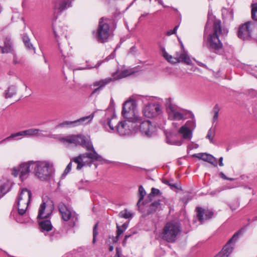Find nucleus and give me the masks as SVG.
I'll return each instance as SVG.
<instances>
[{
  "mask_svg": "<svg viewBox=\"0 0 257 257\" xmlns=\"http://www.w3.org/2000/svg\"><path fill=\"white\" fill-rule=\"evenodd\" d=\"M136 108V101L130 99L124 103L122 110L126 120L118 121L116 115L113 113L110 117L102 120V124L109 133H116L121 136H130L136 131L138 123L141 121Z\"/></svg>",
  "mask_w": 257,
  "mask_h": 257,
  "instance_id": "1",
  "label": "nucleus"
},
{
  "mask_svg": "<svg viewBox=\"0 0 257 257\" xmlns=\"http://www.w3.org/2000/svg\"><path fill=\"white\" fill-rule=\"evenodd\" d=\"M57 139L66 147L70 148L78 145L85 148L89 152L80 154L71 159L77 164L76 169L80 170L82 167L90 166L94 161H102L103 158L95 151L92 142L88 138L80 135H70L66 136H60Z\"/></svg>",
  "mask_w": 257,
  "mask_h": 257,
  "instance_id": "2",
  "label": "nucleus"
},
{
  "mask_svg": "<svg viewBox=\"0 0 257 257\" xmlns=\"http://www.w3.org/2000/svg\"><path fill=\"white\" fill-rule=\"evenodd\" d=\"M209 24L207 23L204 30V39L207 48L215 53H220L222 51L223 44L220 37L223 34H226L227 30L222 29L221 22L215 20L214 22L212 30L209 32Z\"/></svg>",
  "mask_w": 257,
  "mask_h": 257,
  "instance_id": "3",
  "label": "nucleus"
},
{
  "mask_svg": "<svg viewBox=\"0 0 257 257\" xmlns=\"http://www.w3.org/2000/svg\"><path fill=\"white\" fill-rule=\"evenodd\" d=\"M32 168L35 176L41 181H49L54 173L53 164L49 161H33Z\"/></svg>",
  "mask_w": 257,
  "mask_h": 257,
  "instance_id": "4",
  "label": "nucleus"
},
{
  "mask_svg": "<svg viewBox=\"0 0 257 257\" xmlns=\"http://www.w3.org/2000/svg\"><path fill=\"white\" fill-rule=\"evenodd\" d=\"M108 22V19L101 18L99 21L97 29L93 31V37L98 42H106L111 37V31Z\"/></svg>",
  "mask_w": 257,
  "mask_h": 257,
  "instance_id": "5",
  "label": "nucleus"
},
{
  "mask_svg": "<svg viewBox=\"0 0 257 257\" xmlns=\"http://www.w3.org/2000/svg\"><path fill=\"white\" fill-rule=\"evenodd\" d=\"M165 103L169 119L181 120L186 118L185 111L175 104L172 98H166Z\"/></svg>",
  "mask_w": 257,
  "mask_h": 257,
  "instance_id": "6",
  "label": "nucleus"
},
{
  "mask_svg": "<svg viewBox=\"0 0 257 257\" xmlns=\"http://www.w3.org/2000/svg\"><path fill=\"white\" fill-rule=\"evenodd\" d=\"M180 231V227L177 223L169 222L164 228L162 237L168 242H174Z\"/></svg>",
  "mask_w": 257,
  "mask_h": 257,
  "instance_id": "7",
  "label": "nucleus"
},
{
  "mask_svg": "<svg viewBox=\"0 0 257 257\" xmlns=\"http://www.w3.org/2000/svg\"><path fill=\"white\" fill-rule=\"evenodd\" d=\"M94 113L90 115L81 117L74 121L65 120L59 123L56 128H71L74 127L81 125H84L89 123L91 121L93 117Z\"/></svg>",
  "mask_w": 257,
  "mask_h": 257,
  "instance_id": "8",
  "label": "nucleus"
},
{
  "mask_svg": "<svg viewBox=\"0 0 257 257\" xmlns=\"http://www.w3.org/2000/svg\"><path fill=\"white\" fill-rule=\"evenodd\" d=\"M32 194L27 189H23L19 196V202H17V209L20 214L25 213L28 203L30 201Z\"/></svg>",
  "mask_w": 257,
  "mask_h": 257,
  "instance_id": "9",
  "label": "nucleus"
},
{
  "mask_svg": "<svg viewBox=\"0 0 257 257\" xmlns=\"http://www.w3.org/2000/svg\"><path fill=\"white\" fill-rule=\"evenodd\" d=\"M58 207L63 220L66 221L70 220V225L74 226L77 220V216L75 213L72 212L71 209L63 203H59Z\"/></svg>",
  "mask_w": 257,
  "mask_h": 257,
  "instance_id": "10",
  "label": "nucleus"
},
{
  "mask_svg": "<svg viewBox=\"0 0 257 257\" xmlns=\"http://www.w3.org/2000/svg\"><path fill=\"white\" fill-rule=\"evenodd\" d=\"M254 28V24L251 22H247L241 25L238 28V37L242 40L249 39Z\"/></svg>",
  "mask_w": 257,
  "mask_h": 257,
  "instance_id": "11",
  "label": "nucleus"
},
{
  "mask_svg": "<svg viewBox=\"0 0 257 257\" xmlns=\"http://www.w3.org/2000/svg\"><path fill=\"white\" fill-rule=\"evenodd\" d=\"M141 121H142V120ZM140 132L143 135L150 138L156 135L157 128L156 125L152 124L150 121L146 120L140 122Z\"/></svg>",
  "mask_w": 257,
  "mask_h": 257,
  "instance_id": "12",
  "label": "nucleus"
},
{
  "mask_svg": "<svg viewBox=\"0 0 257 257\" xmlns=\"http://www.w3.org/2000/svg\"><path fill=\"white\" fill-rule=\"evenodd\" d=\"M161 111V106L158 103H150L143 110L144 115L148 118L155 117L160 114Z\"/></svg>",
  "mask_w": 257,
  "mask_h": 257,
  "instance_id": "13",
  "label": "nucleus"
},
{
  "mask_svg": "<svg viewBox=\"0 0 257 257\" xmlns=\"http://www.w3.org/2000/svg\"><path fill=\"white\" fill-rule=\"evenodd\" d=\"M241 232V230H239L235 232L232 237L228 240V242L224 245L220 252L222 253L224 255H226L227 257H228L234 248V243L238 239Z\"/></svg>",
  "mask_w": 257,
  "mask_h": 257,
  "instance_id": "14",
  "label": "nucleus"
},
{
  "mask_svg": "<svg viewBox=\"0 0 257 257\" xmlns=\"http://www.w3.org/2000/svg\"><path fill=\"white\" fill-rule=\"evenodd\" d=\"M31 162H33V161L23 163L20 165L19 169L17 170V175L19 174L20 179L22 181L28 178L30 172V167H32Z\"/></svg>",
  "mask_w": 257,
  "mask_h": 257,
  "instance_id": "15",
  "label": "nucleus"
},
{
  "mask_svg": "<svg viewBox=\"0 0 257 257\" xmlns=\"http://www.w3.org/2000/svg\"><path fill=\"white\" fill-rule=\"evenodd\" d=\"M135 72L134 68H122L112 74V77L114 80L125 78Z\"/></svg>",
  "mask_w": 257,
  "mask_h": 257,
  "instance_id": "16",
  "label": "nucleus"
},
{
  "mask_svg": "<svg viewBox=\"0 0 257 257\" xmlns=\"http://www.w3.org/2000/svg\"><path fill=\"white\" fill-rule=\"evenodd\" d=\"M197 217L198 220L203 223L204 220L211 218L213 213L208 210H205L201 207H197Z\"/></svg>",
  "mask_w": 257,
  "mask_h": 257,
  "instance_id": "17",
  "label": "nucleus"
},
{
  "mask_svg": "<svg viewBox=\"0 0 257 257\" xmlns=\"http://www.w3.org/2000/svg\"><path fill=\"white\" fill-rule=\"evenodd\" d=\"M193 157L197 158L200 160H202L203 161L207 162L215 167L217 165V162L216 158L210 154L201 153L194 154Z\"/></svg>",
  "mask_w": 257,
  "mask_h": 257,
  "instance_id": "18",
  "label": "nucleus"
},
{
  "mask_svg": "<svg viewBox=\"0 0 257 257\" xmlns=\"http://www.w3.org/2000/svg\"><path fill=\"white\" fill-rule=\"evenodd\" d=\"M46 208V203L43 202L40 206L39 209V213L38 215L37 218L38 219H42L48 217L52 212L53 209V205L50 206V209L47 208L46 209V211L45 212V210Z\"/></svg>",
  "mask_w": 257,
  "mask_h": 257,
  "instance_id": "19",
  "label": "nucleus"
},
{
  "mask_svg": "<svg viewBox=\"0 0 257 257\" xmlns=\"http://www.w3.org/2000/svg\"><path fill=\"white\" fill-rule=\"evenodd\" d=\"M54 4L55 10H57L60 12H62L71 6L69 0H54Z\"/></svg>",
  "mask_w": 257,
  "mask_h": 257,
  "instance_id": "20",
  "label": "nucleus"
},
{
  "mask_svg": "<svg viewBox=\"0 0 257 257\" xmlns=\"http://www.w3.org/2000/svg\"><path fill=\"white\" fill-rule=\"evenodd\" d=\"M53 31L55 39L58 42V38L65 34V29L61 23L55 22L53 25Z\"/></svg>",
  "mask_w": 257,
  "mask_h": 257,
  "instance_id": "21",
  "label": "nucleus"
},
{
  "mask_svg": "<svg viewBox=\"0 0 257 257\" xmlns=\"http://www.w3.org/2000/svg\"><path fill=\"white\" fill-rule=\"evenodd\" d=\"M114 81L112 77H108L104 79L100 80L95 82L93 85V86H97L98 87L94 89L92 92V94L96 93L97 91H99L101 88L105 86L106 84L109 83L111 81Z\"/></svg>",
  "mask_w": 257,
  "mask_h": 257,
  "instance_id": "22",
  "label": "nucleus"
},
{
  "mask_svg": "<svg viewBox=\"0 0 257 257\" xmlns=\"http://www.w3.org/2000/svg\"><path fill=\"white\" fill-rule=\"evenodd\" d=\"M176 63L180 62L185 63L188 65L191 64L192 61L187 53L183 51L180 54L176 53Z\"/></svg>",
  "mask_w": 257,
  "mask_h": 257,
  "instance_id": "23",
  "label": "nucleus"
},
{
  "mask_svg": "<svg viewBox=\"0 0 257 257\" xmlns=\"http://www.w3.org/2000/svg\"><path fill=\"white\" fill-rule=\"evenodd\" d=\"M178 133L182 135L184 140L190 141L192 138V132L185 125L180 128Z\"/></svg>",
  "mask_w": 257,
  "mask_h": 257,
  "instance_id": "24",
  "label": "nucleus"
},
{
  "mask_svg": "<svg viewBox=\"0 0 257 257\" xmlns=\"http://www.w3.org/2000/svg\"><path fill=\"white\" fill-rule=\"evenodd\" d=\"M22 39L27 50L32 52L33 54H35L36 49L31 43L28 35L26 34H23L22 36Z\"/></svg>",
  "mask_w": 257,
  "mask_h": 257,
  "instance_id": "25",
  "label": "nucleus"
},
{
  "mask_svg": "<svg viewBox=\"0 0 257 257\" xmlns=\"http://www.w3.org/2000/svg\"><path fill=\"white\" fill-rule=\"evenodd\" d=\"M39 224L41 232H48L52 229L51 222L49 220H42L40 221Z\"/></svg>",
  "mask_w": 257,
  "mask_h": 257,
  "instance_id": "26",
  "label": "nucleus"
},
{
  "mask_svg": "<svg viewBox=\"0 0 257 257\" xmlns=\"http://www.w3.org/2000/svg\"><path fill=\"white\" fill-rule=\"evenodd\" d=\"M2 53H8L12 50V43L11 40L6 38L4 40V46H0Z\"/></svg>",
  "mask_w": 257,
  "mask_h": 257,
  "instance_id": "27",
  "label": "nucleus"
},
{
  "mask_svg": "<svg viewBox=\"0 0 257 257\" xmlns=\"http://www.w3.org/2000/svg\"><path fill=\"white\" fill-rule=\"evenodd\" d=\"M29 132H30V136L31 137H46V135L44 134V133L46 132L44 131L37 129V128H30Z\"/></svg>",
  "mask_w": 257,
  "mask_h": 257,
  "instance_id": "28",
  "label": "nucleus"
},
{
  "mask_svg": "<svg viewBox=\"0 0 257 257\" xmlns=\"http://www.w3.org/2000/svg\"><path fill=\"white\" fill-rule=\"evenodd\" d=\"M160 50L162 52L163 56L167 60L168 62L172 63H176V59L175 57H172L169 55L165 50L164 47H161Z\"/></svg>",
  "mask_w": 257,
  "mask_h": 257,
  "instance_id": "29",
  "label": "nucleus"
},
{
  "mask_svg": "<svg viewBox=\"0 0 257 257\" xmlns=\"http://www.w3.org/2000/svg\"><path fill=\"white\" fill-rule=\"evenodd\" d=\"M13 184L11 180H8L1 185L0 189L6 194L10 190Z\"/></svg>",
  "mask_w": 257,
  "mask_h": 257,
  "instance_id": "30",
  "label": "nucleus"
},
{
  "mask_svg": "<svg viewBox=\"0 0 257 257\" xmlns=\"http://www.w3.org/2000/svg\"><path fill=\"white\" fill-rule=\"evenodd\" d=\"M166 142L170 145H174L176 146H181L183 143L182 140L175 141L174 137L170 134L166 136Z\"/></svg>",
  "mask_w": 257,
  "mask_h": 257,
  "instance_id": "31",
  "label": "nucleus"
},
{
  "mask_svg": "<svg viewBox=\"0 0 257 257\" xmlns=\"http://www.w3.org/2000/svg\"><path fill=\"white\" fill-rule=\"evenodd\" d=\"M222 15L224 19H228L230 20L233 19V15L232 10L223 9L222 10Z\"/></svg>",
  "mask_w": 257,
  "mask_h": 257,
  "instance_id": "32",
  "label": "nucleus"
},
{
  "mask_svg": "<svg viewBox=\"0 0 257 257\" xmlns=\"http://www.w3.org/2000/svg\"><path fill=\"white\" fill-rule=\"evenodd\" d=\"M128 223H124L121 226L116 224V233L120 235L127 228Z\"/></svg>",
  "mask_w": 257,
  "mask_h": 257,
  "instance_id": "33",
  "label": "nucleus"
},
{
  "mask_svg": "<svg viewBox=\"0 0 257 257\" xmlns=\"http://www.w3.org/2000/svg\"><path fill=\"white\" fill-rule=\"evenodd\" d=\"M118 216L121 218L128 219L133 217V214L127 209H124L119 213Z\"/></svg>",
  "mask_w": 257,
  "mask_h": 257,
  "instance_id": "34",
  "label": "nucleus"
},
{
  "mask_svg": "<svg viewBox=\"0 0 257 257\" xmlns=\"http://www.w3.org/2000/svg\"><path fill=\"white\" fill-rule=\"evenodd\" d=\"M15 94V87L14 86H10L8 90L6 91V98H11Z\"/></svg>",
  "mask_w": 257,
  "mask_h": 257,
  "instance_id": "35",
  "label": "nucleus"
},
{
  "mask_svg": "<svg viewBox=\"0 0 257 257\" xmlns=\"http://www.w3.org/2000/svg\"><path fill=\"white\" fill-rule=\"evenodd\" d=\"M24 137H30L29 129L17 132V139H21Z\"/></svg>",
  "mask_w": 257,
  "mask_h": 257,
  "instance_id": "36",
  "label": "nucleus"
},
{
  "mask_svg": "<svg viewBox=\"0 0 257 257\" xmlns=\"http://www.w3.org/2000/svg\"><path fill=\"white\" fill-rule=\"evenodd\" d=\"M215 130L214 128L211 127L207 133V135L206 136V138L210 140V142L211 143L213 142V138L215 136Z\"/></svg>",
  "mask_w": 257,
  "mask_h": 257,
  "instance_id": "37",
  "label": "nucleus"
},
{
  "mask_svg": "<svg viewBox=\"0 0 257 257\" xmlns=\"http://www.w3.org/2000/svg\"><path fill=\"white\" fill-rule=\"evenodd\" d=\"M139 200L138 202V205L141 202L142 200H143L144 197L146 194V191L142 186L139 187Z\"/></svg>",
  "mask_w": 257,
  "mask_h": 257,
  "instance_id": "38",
  "label": "nucleus"
},
{
  "mask_svg": "<svg viewBox=\"0 0 257 257\" xmlns=\"http://www.w3.org/2000/svg\"><path fill=\"white\" fill-rule=\"evenodd\" d=\"M252 10H251V17L252 18L257 21V3L253 4L251 5Z\"/></svg>",
  "mask_w": 257,
  "mask_h": 257,
  "instance_id": "39",
  "label": "nucleus"
},
{
  "mask_svg": "<svg viewBox=\"0 0 257 257\" xmlns=\"http://www.w3.org/2000/svg\"><path fill=\"white\" fill-rule=\"evenodd\" d=\"M184 125L189 128L191 132H193L196 127L195 122L193 120L187 121Z\"/></svg>",
  "mask_w": 257,
  "mask_h": 257,
  "instance_id": "40",
  "label": "nucleus"
},
{
  "mask_svg": "<svg viewBox=\"0 0 257 257\" xmlns=\"http://www.w3.org/2000/svg\"><path fill=\"white\" fill-rule=\"evenodd\" d=\"M164 183L167 184L168 185H169V186H170V187L173 189H180V187H179L177 185V184L176 183H173V181H171V180H165L164 182Z\"/></svg>",
  "mask_w": 257,
  "mask_h": 257,
  "instance_id": "41",
  "label": "nucleus"
},
{
  "mask_svg": "<svg viewBox=\"0 0 257 257\" xmlns=\"http://www.w3.org/2000/svg\"><path fill=\"white\" fill-rule=\"evenodd\" d=\"M72 162V161L71 160V162L67 166L66 169H65V170L64 171V173L62 175V177H65L66 175H67L69 173L70 170H71Z\"/></svg>",
  "mask_w": 257,
  "mask_h": 257,
  "instance_id": "42",
  "label": "nucleus"
},
{
  "mask_svg": "<svg viewBox=\"0 0 257 257\" xmlns=\"http://www.w3.org/2000/svg\"><path fill=\"white\" fill-rule=\"evenodd\" d=\"M160 204V203L159 201H155L153 202L150 207V211H155Z\"/></svg>",
  "mask_w": 257,
  "mask_h": 257,
  "instance_id": "43",
  "label": "nucleus"
},
{
  "mask_svg": "<svg viewBox=\"0 0 257 257\" xmlns=\"http://www.w3.org/2000/svg\"><path fill=\"white\" fill-rule=\"evenodd\" d=\"M86 66L85 67L80 68L78 69L79 70L89 69H91L92 68L99 67L101 65V62H98V63H97V64L96 65L92 66H90L89 64H88V61H87L86 62Z\"/></svg>",
  "mask_w": 257,
  "mask_h": 257,
  "instance_id": "44",
  "label": "nucleus"
},
{
  "mask_svg": "<svg viewBox=\"0 0 257 257\" xmlns=\"http://www.w3.org/2000/svg\"><path fill=\"white\" fill-rule=\"evenodd\" d=\"M97 227V223L95 224L94 227H93V240L92 242L93 243H94L96 241V236H97L98 233L96 231V228Z\"/></svg>",
  "mask_w": 257,
  "mask_h": 257,
  "instance_id": "45",
  "label": "nucleus"
},
{
  "mask_svg": "<svg viewBox=\"0 0 257 257\" xmlns=\"http://www.w3.org/2000/svg\"><path fill=\"white\" fill-rule=\"evenodd\" d=\"M150 195H153L154 196H160L161 195V192L159 189L152 188Z\"/></svg>",
  "mask_w": 257,
  "mask_h": 257,
  "instance_id": "46",
  "label": "nucleus"
},
{
  "mask_svg": "<svg viewBox=\"0 0 257 257\" xmlns=\"http://www.w3.org/2000/svg\"><path fill=\"white\" fill-rule=\"evenodd\" d=\"M178 27H179V26H175V28H174V29L167 31L166 33V35L167 36H171V35L175 34L176 32Z\"/></svg>",
  "mask_w": 257,
  "mask_h": 257,
  "instance_id": "47",
  "label": "nucleus"
},
{
  "mask_svg": "<svg viewBox=\"0 0 257 257\" xmlns=\"http://www.w3.org/2000/svg\"><path fill=\"white\" fill-rule=\"evenodd\" d=\"M15 137H16V133H14V134H12L10 137H8L6 138V139H4L3 140H2V141H0V144L3 143L4 142L10 141V140L15 138Z\"/></svg>",
  "mask_w": 257,
  "mask_h": 257,
  "instance_id": "48",
  "label": "nucleus"
},
{
  "mask_svg": "<svg viewBox=\"0 0 257 257\" xmlns=\"http://www.w3.org/2000/svg\"><path fill=\"white\" fill-rule=\"evenodd\" d=\"M60 235L58 233H55L50 235V239L52 240H54L59 238Z\"/></svg>",
  "mask_w": 257,
  "mask_h": 257,
  "instance_id": "49",
  "label": "nucleus"
},
{
  "mask_svg": "<svg viewBox=\"0 0 257 257\" xmlns=\"http://www.w3.org/2000/svg\"><path fill=\"white\" fill-rule=\"evenodd\" d=\"M135 232H133V233L132 234H126L124 236V240L122 242V244L123 245H125V243H126V240L127 239V238H128L129 237H130L133 234H135Z\"/></svg>",
  "mask_w": 257,
  "mask_h": 257,
  "instance_id": "50",
  "label": "nucleus"
},
{
  "mask_svg": "<svg viewBox=\"0 0 257 257\" xmlns=\"http://www.w3.org/2000/svg\"><path fill=\"white\" fill-rule=\"evenodd\" d=\"M220 108L218 104H216L213 109V113H219Z\"/></svg>",
  "mask_w": 257,
  "mask_h": 257,
  "instance_id": "51",
  "label": "nucleus"
},
{
  "mask_svg": "<svg viewBox=\"0 0 257 257\" xmlns=\"http://www.w3.org/2000/svg\"><path fill=\"white\" fill-rule=\"evenodd\" d=\"M16 211L15 210V209L14 208L11 214H10V217L14 219V220L16 219Z\"/></svg>",
  "mask_w": 257,
  "mask_h": 257,
  "instance_id": "52",
  "label": "nucleus"
},
{
  "mask_svg": "<svg viewBox=\"0 0 257 257\" xmlns=\"http://www.w3.org/2000/svg\"><path fill=\"white\" fill-rule=\"evenodd\" d=\"M116 255H115L114 257H120L121 253V249L120 248H116Z\"/></svg>",
  "mask_w": 257,
  "mask_h": 257,
  "instance_id": "53",
  "label": "nucleus"
},
{
  "mask_svg": "<svg viewBox=\"0 0 257 257\" xmlns=\"http://www.w3.org/2000/svg\"><path fill=\"white\" fill-rule=\"evenodd\" d=\"M119 236L120 235H118V234L116 233V236L112 237V241L113 242H116L118 240Z\"/></svg>",
  "mask_w": 257,
  "mask_h": 257,
  "instance_id": "54",
  "label": "nucleus"
},
{
  "mask_svg": "<svg viewBox=\"0 0 257 257\" xmlns=\"http://www.w3.org/2000/svg\"><path fill=\"white\" fill-rule=\"evenodd\" d=\"M148 13H144V14H142L141 16L139 18V20L142 21L143 19V18L145 17H146L149 15Z\"/></svg>",
  "mask_w": 257,
  "mask_h": 257,
  "instance_id": "55",
  "label": "nucleus"
},
{
  "mask_svg": "<svg viewBox=\"0 0 257 257\" xmlns=\"http://www.w3.org/2000/svg\"><path fill=\"white\" fill-rule=\"evenodd\" d=\"M218 117V113H214L213 117V122H214L216 121Z\"/></svg>",
  "mask_w": 257,
  "mask_h": 257,
  "instance_id": "56",
  "label": "nucleus"
},
{
  "mask_svg": "<svg viewBox=\"0 0 257 257\" xmlns=\"http://www.w3.org/2000/svg\"><path fill=\"white\" fill-rule=\"evenodd\" d=\"M223 157H220L219 159V165L220 166H223L224 165H223Z\"/></svg>",
  "mask_w": 257,
  "mask_h": 257,
  "instance_id": "57",
  "label": "nucleus"
},
{
  "mask_svg": "<svg viewBox=\"0 0 257 257\" xmlns=\"http://www.w3.org/2000/svg\"><path fill=\"white\" fill-rule=\"evenodd\" d=\"M214 257H227L226 255H224L222 253L220 252H219L217 255H216Z\"/></svg>",
  "mask_w": 257,
  "mask_h": 257,
  "instance_id": "58",
  "label": "nucleus"
},
{
  "mask_svg": "<svg viewBox=\"0 0 257 257\" xmlns=\"http://www.w3.org/2000/svg\"><path fill=\"white\" fill-rule=\"evenodd\" d=\"M220 176L222 178H223L224 180L228 179V177H227L223 172H221L220 173Z\"/></svg>",
  "mask_w": 257,
  "mask_h": 257,
  "instance_id": "59",
  "label": "nucleus"
},
{
  "mask_svg": "<svg viewBox=\"0 0 257 257\" xmlns=\"http://www.w3.org/2000/svg\"><path fill=\"white\" fill-rule=\"evenodd\" d=\"M197 64L199 66H201V67H204V68H207V66L204 64V63H202L200 62H197Z\"/></svg>",
  "mask_w": 257,
  "mask_h": 257,
  "instance_id": "60",
  "label": "nucleus"
},
{
  "mask_svg": "<svg viewBox=\"0 0 257 257\" xmlns=\"http://www.w3.org/2000/svg\"><path fill=\"white\" fill-rule=\"evenodd\" d=\"M12 174L14 176L16 177V167H14L13 169Z\"/></svg>",
  "mask_w": 257,
  "mask_h": 257,
  "instance_id": "61",
  "label": "nucleus"
},
{
  "mask_svg": "<svg viewBox=\"0 0 257 257\" xmlns=\"http://www.w3.org/2000/svg\"><path fill=\"white\" fill-rule=\"evenodd\" d=\"M113 58H114V55L113 54H111V55H110L108 57H107L105 60H108L109 59H112Z\"/></svg>",
  "mask_w": 257,
  "mask_h": 257,
  "instance_id": "62",
  "label": "nucleus"
},
{
  "mask_svg": "<svg viewBox=\"0 0 257 257\" xmlns=\"http://www.w3.org/2000/svg\"><path fill=\"white\" fill-rule=\"evenodd\" d=\"M5 194L6 193L0 189V199L2 198Z\"/></svg>",
  "mask_w": 257,
  "mask_h": 257,
  "instance_id": "63",
  "label": "nucleus"
},
{
  "mask_svg": "<svg viewBox=\"0 0 257 257\" xmlns=\"http://www.w3.org/2000/svg\"><path fill=\"white\" fill-rule=\"evenodd\" d=\"M113 246L111 245V246H110L109 247V251H112V250H113Z\"/></svg>",
  "mask_w": 257,
  "mask_h": 257,
  "instance_id": "64",
  "label": "nucleus"
}]
</instances>
